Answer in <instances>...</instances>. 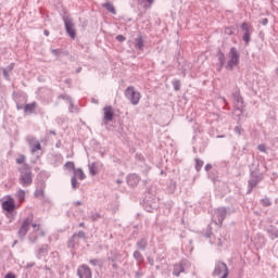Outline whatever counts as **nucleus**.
Segmentation results:
<instances>
[{
	"label": "nucleus",
	"instance_id": "5fc2aeb1",
	"mask_svg": "<svg viewBox=\"0 0 278 278\" xmlns=\"http://www.w3.org/2000/svg\"><path fill=\"white\" fill-rule=\"evenodd\" d=\"M74 205H81V201L74 202Z\"/></svg>",
	"mask_w": 278,
	"mask_h": 278
},
{
	"label": "nucleus",
	"instance_id": "bf43d9fd",
	"mask_svg": "<svg viewBox=\"0 0 278 278\" xmlns=\"http://www.w3.org/2000/svg\"><path fill=\"white\" fill-rule=\"evenodd\" d=\"M43 34L46 35V36H49V30H43Z\"/></svg>",
	"mask_w": 278,
	"mask_h": 278
},
{
	"label": "nucleus",
	"instance_id": "7ed1b4c3",
	"mask_svg": "<svg viewBox=\"0 0 278 278\" xmlns=\"http://www.w3.org/2000/svg\"><path fill=\"white\" fill-rule=\"evenodd\" d=\"M126 99L130 101L131 105H138L140 103L141 94L135 87H127L124 92Z\"/></svg>",
	"mask_w": 278,
	"mask_h": 278
},
{
	"label": "nucleus",
	"instance_id": "c03bdc74",
	"mask_svg": "<svg viewBox=\"0 0 278 278\" xmlns=\"http://www.w3.org/2000/svg\"><path fill=\"white\" fill-rule=\"evenodd\" d=\"M116 40H118V42H125L126 38L123 35H117Z\"/></svg>",
	"mask_w": 278,
	"mask_h": 278
},
{
	"label": "nucleus",
	"instance_id": "13d9d810",
	"mask_svg": "<svg viewBox=\"0 0 278 278\" xmlns=\"http://www.w3.org/2000/svg\"><path fill=\"white\" fill-rule=\"evenodd\" d=\"M68 103H70V108H73V100L72 99L68 101Z\"/></svg>",
	"mask_w": 278,
	"mask_h": 278
},
{
	"label": "nucleus",
	"instance_id": "6e6552de",
	"mask_svg": "<svg viewBox=\"0 0 278 278\" xmlns=\"http://www.w3.org/2000/svg\"><path fill=\"white\" fill-rule=\"evenodd\" d=\"M79 240H86V232L83 230L78 231L77 233H74L71 239L67 242L68 249H75L77 244H79Z\"/></svg>",
	"mask_w": 278,
	"mask_h": 278
},
{
	"label": "nucleus",
	"instance_id": "2f4dec72",
	"mask_svg": "<svg viewBox=\"0 0 278 278\" xmlns=\"http://www.w3.org/2000/svg\"><path fill=\"white\" fill-rule=\"evenodd\" d=\"M17 199H18V201H21V202L25 201V190L20 189V190L17 191Z\"/></svg>",
	"mask_w": 278,
	"mask_h": 278
},
{
	"label": "nucleus",
	"instance_id": "e2e57ef3",
	"mask_svg": "<svg viewBox=\"0 0 278 278\" xmlns=\"http://www.w3.org/2000/svg\"><path fill=\"white\" fill-rule=\"evenodd\" d=\"M79 227H86V224L85 223H80Z\"/></svg>",
	"mask_w": 278,
	"mask_h": 278
},
{
	"label": "nucleus",
	"instance_id": "f3484780",
	"mask_svg": "<svg viewBox=\"0 0 278 278\" xmlns=\"http://www.w3.org/2000/svg\"><path fill=\"white\" fill-rule=\"evenodd\" d=\"M135 48L138 49L139 51H143L144 49V37L142 35H139L136 39H135Z\"/></svg>",
	"mask_w": 278,
	"mask_h": 278
},
{
	"label": "nucleus",
	"instance_id": "473e14b6",
	"mask_svg": "<svg viewBox=\"0 0 278 278\" xmlns=\"http://www.w3.org/2000/svg\"><path fill=\"white\" fill-rule=\"evenodd\" d=\"M65 168H67L68 170H73V173H75V170L77 169V168H75V163L74 162L65 163Z\"/></svg>",
	"mask_w": 278,
	"mask_h": 278
},
{
	"label": "nucleus",
	"instance_id": "a878e982",
	"mask_svg": "<svg viewBox=\"0 0 278 278\" xmlns=\"http://www.w3.org/2000/svg\"><path fill=\"white\" fill-rule=\"evenodd\" d=\"M173 86H174V90H176V92H179V90H181V81L180 80H173Z\"/></svg>",
	"mask_w": 278,
	"mask_h": 278
},
{
	"label": "nucleus",
	"instance_id": "1a4fd4ad",
	"mask_svg": "<svg viewBox=\"0 0 278 278\" xmlns=\"http://www.w3.org/2000/svg\"><path fill=\"white\" fill-rule=\"evenodd\" d=\"M31 225H34L33 219L27 217L22 226L20 227L17 235L18 238H21V240H23V238H25L27 236V232L29 231V227H31Z\"/></svg>",
	"mask_w": 278,
	"mask_h": 278
},
{
	"label": "nucleus",
	"instance_id": "f257e3e1",
	"mask_svg": "<svg viewBox=\"0 0 278 278\" xmlns=\"http://www.w3.org/2000/svg\"><path fill=\"white\" fill-rule=\"evenodd\" d=\"M20 184L21 186H23V188H27V186H31L33 184V178H31V168L29 167V165L24 164L21 168H20Z\"/></svg>",
	"mask_w": 278,
	"mask_h": 278
},
{
	"label": "nucleus",
	"instance_id": "09e8293b",
	"mask_svg": "<svg viewBox=\"0 0 278 278\" xmlns=\"http://www.w3.org/2000/svg\"><path fill=\"white\" fill-rule=\"evenodd\" d=\"M5 278H16V275L12 274V273H8L5 275Z\"/></svg>",
	"mask_w": 278,
	"mask_h": 278
},
{
	"label": "nucleus",
	"instance_id": "6ab92c4d",
	"mask_svg": "<svg viewBox=\"0 0 278 278\" xmlns=\"http://www.w3.org/2000/svg\"><path fill=\"white\" fill-rule=\"evenodd\" d=\"M72 177H75V179H79L80 181H84V179H86V174L84 173V169L76 168L74 169V175Z\"/></svg>",
	"mask_w": 278,
	"mask_h": 278
},
{
	"label": "nucleus",
	"instance_id": "a211bd4d",
	"mask_svg": "<svg viewBox=\"0 0 278 278\" xmlns=\"http://www.w3.org/2000/svg\"><path fill=\"white\" fill-rule=\"evenodd\" d=\"M37 105L38 104L36 102H31L29 104L24 105L25 114H34V112H36Z\"/></svg>",
	"mask_w": 278,
	"mask_h": 278
},
{
	"label": "nucleus",
	"instance_id": "bb28decb",
	"mask_svg": "<svg viewBox=\"0 0 278 278\" xmlns=\"http://www.w3.org/2000/svg\"><path fill=\"white\" fill-rule=\"evenodd\" d=\"M89 173L92 177H94V175H97V164L92 163L89 165Z\"/></svg>",
	"mask_w": 278,
	"mask_h": 278
},
{
	"label": "nucleus",
	"instance_id": "f8f14e48",
	"mask_svg": "<svg viewBox=\"0 0 278 278\" xmlns=\"http://www.w3.org/2000/svg\"><path fill=\"white\" fill-rule=\"evenodd\" d=\"M16 207V204L14 203V199H9V200H5L3 203H2V208L5 211V212H14Z\"/></svg>",
	"mask_w": 278,
	"mask_h": 278
},
{
	"label": "nucleus",
	"instance_id": "20e7f679",
	"mask_svg": "<svg viewBox=\"0 0 278 278\" xmlns=\"http://www.w3.org/2000/svg\"><path fill=\"white\" fill-rule=\"evenodd\" d=\"M63 23L65 25V31L72 38V40H75L77 38V30H75V23H73V17L68 15H63Z\"/></svg>",
	"mask_w": 278,
	"mask_h": 278
},
{
	"label": "nucleus",
	"instance_id": "39448f33",
	"mask_svg": "<svg viewBox=\"0 0 278 278\" xmlns=\"http://www.w3.org/2000/svg\"><path fill=\"white\" fill-rule=\"evenodd\" d=\"M232 101H233L235 110L237 112H240V114H242V110H244V99L240 94V89H236L232 92Z\"/></svg>",
	"mask_w": 278,
	"mask_h": 278
},
{
	"label": "nucleus",
	"instance_id": "423d86ee",
	"mask_svg": "<svg viewBox=\"0 0 278 278\" xmlns=\"http://www.w3.org/2000/svg\"><path fill=\"white\" fill-rule=\"evenodd\" d=\"M215 277L227 278L229 277V267L224 262H217L213 271Z\"/></svg>",
	"mask_w": 278,
	"mask_h": 278
},
{
	"label": "nucleus",
	"instance_id": "f03ea898",
	"mask_svg": "<svg viewBox=\"0 0 278 278\" xmlns=\"http://www.w3.org/2000/svg\"><path fill=\"white\" fill-rule=\"evenodd\" d=\"M238 64H240V52L232 47L229 52V61L226 64V71H232Z\"/></svg>",
	"mask_w": 278,
	"mask_h": 278
},
{
	"label": "nucleus",
	"instance_id": "4468645a",
	"mask_svg": "<svg viewBox=\"0 0 278 278\" xmlns=\"http://www.w3.org/2000/svg\"><path fill=\"white\" fill-rule=\"evenodd\" d=\"M149 247V239L147 237L141 238L136 243L137 251H144Z\"/></svg>",
	"mask_w": 278,
	"mask_h": 278
},
{
	"label": "nucleus",
	"instance_id": "a18cd8bd",
	"mask_svg": "<svg viewBox=\"0 0 278 278\" xmlns=\"http://www.w3.org/2000/svg\"><path fill=\"white\" fill-rule=\"evenodd\" d=\"M235 131L238 134V136H241L242 135V127L236 126Z\"/></svg>",
	"mask_w": 278,
	"mask_h": 278
},
{
	"label": "nucleus",
	"instance_id": "a19ab883",
	"mask_svg": "<svg viewBox=\"0 0 278 278\" xmlns=\"http://www.w3.org/2000/svg\"><path fill=\"white\" fill-rule=\"evenodd\" d=\"M257 149H258V151H261V153H266V144H264V143L258 144Z\"/></svg>",
	"mask_w": 278,
	"mask_h": 278
},
{
	"label": "nucleus",
	"instance_id": "aec40b11",
	"mask_svg": "<svg viewBox=\"0 0 278 278\" xmlns=\"http://www.w3.org/2000/svg\"><path fill=\"white\" fill-rule=\"evenodd\" d=\"M266 231H267L269 238H271V240H275L278 238V230L276 227L269 226V227H267Z\"/></svg>",
	"mask_w": 278,
	"mask_h": 278
},
{
	"label": "nucleus",
	"instance_id": "ddd939ff",
	"mask_svg": "<svg viewBox=\"0 0 278 278\" xmlns=\"http://www.w3.org/2000/svg\"><path fill=\"white\" fill-rule=\"evenodd\" d=\"M103 112H104V121H106L108 123L114 121V111L112 110V106H104L103 108Z\"/></svg>",
	"mask_w": 278,
	"mask_h": 278
},
{
	"label": "nucleus",
	"instance_id": "69168bd1",
	"mask_svg": "<svg viewBox=\"0 0 278 278\" xmlns=\"http://www.w3.org/2000/svg\"><path fill=\"white\" fill-rule=\"evenodd\" d=\"M50 134H52L53 136H55V130H50Z\"/></svg>",
	"mask_w": 278,
	"mask_h": 278
},
{
	"label": "nucleus",
	"instance_id": "864d4df0",
	"mask_svg": "<svg viewBox=\"0 0 278 278\" xmlns=\"http://www.w3.org/2000/svg\"><path fill=\"white\" fill-rule=\"evenodd\" d=\"M92 103H94L96 105H99V100H97V99H94V98H92Z\"/></svg>",
	"mask_w": 278,
	"mask_h": 278
},
{
	"label": "nucleus",
	"instance_id": "37998d69",
	"mask_svg": "<svg viewBox=\"0 0 278 278\" xmlns=\"http://www.w3.org/2000/svg\"><path fill=\"white\" fill-rule=\"evenodd\" d=\"M2 73L5 79H10V72L8 68H3Z\"/></svg>",
	"mask_w": 278,
	"mask_h": 278
},
{
	"label": "nucleus",
	"instance_id": "4c0bfd02",
	"mask_svg": "<svg viewBox=\"0 0 278 278\" xmlns=\"http://www.w3.org/2000/svg\"><path fill=\"white\" fill-rule=\"evenodd\" d=\"M47 247H48V245H42V248H40V249L38 250V255H39L40 257H42V255H45V253H47Z\"/></svg>",
	"mask_w": 278,
	"mask_h": 278
},
{
	"label": "nucleus",
	"instance_id": "0e129e2a",
	"mask_svg": "<svg viewBox=\"0 0 278 278\" xmlns=\"http://www.w3.org/2000/svg\"><path fill=\"white\" fill-rule=\"evenodd\" d=\"M149 260V263L151 264V266H153V260L151 258H148Z\"/></svg>",
	"mask_w": 278,
	"mask_h": 278
},
{
	"label": "nucleus",
	"instance_id": "cd10ccee",
	"mask_svg": "<svg viewBox=\"0 0 278 278\" xmlns=\"http://www.w3.org/2000/svg\"><path fill=\"white\" fill-rule=\"evenodd\" d=\"M251 179H257L258 181H262V174L253 170V172H251Z\"/></svg>",
	"mask_w": 278,
	"mask_h": 278
},
{
	"label": "nucleus",
	"instance_id": "9b49d317",
	"mask_svg": "<svg viewBox=\"0 0 278 278\" xmlns=\"http://www.w3.org/2000/svg\"><path fill=\"white\" fill-rule=\"evenodd\" d=\"M218 224L223 225V220H225V218H227V208L226 207H219L216 210L215 212Z\"/></svg>",
	"mask_w": 278,
	"mask_h": 278
},
{
	"label": "nucleus",
	"instance_id": "c85d7f7f",
	"mask_svg": "<svg viewBox=\"0 0 278 278\" xmlns=\"http://www.w3.org/2000/svg\"><path fill=\"white\" fill-rule=\"evenodd\" d=\"M262 205H264V207H270L273 205V202H270V199L268 198H264L261 200Z\"/></svg>",
	"mask_w": 278,
	"mask_h": 278
},
{
	"label": "nucleus",
	"instance_id": "774afa93",
	"mask_svg": "<svg viewBox=\"0 0 278 278\" xmlns=\"http://www.w3.org/2000/svg\"><path fill=\"white\" fill-rule=\"evenodd\" d=\"M223 101L226 103L227 102V100L225 99V98H223Z\"/></svg>",
	"mask_w": 278,
	"mask_h": 278
},
{
	"label": "nucleus",
	"instance_id": "c756f323",
	"mask_svg": "<svg viewBox=\"0 0 278 278\" xmlns=\"http://www.w3.org/2000/svg\"><path fill=\"white\" fill-rule=\"evenodd\" d=\"M89 264H91V266H103V262H101L99 258L90 260Z\"/></svg>",
	"mask_w": 278,
	"mask_h": 278
},
{
	"label": "nucleus",
	"instance_id": "5701e85b",
	"mask_svg": "<svg viewBox=\"0 0 278 278\" xmlns=\"http://www.w3.org/2000/svg\"><path fill=\"white\" fill-rule=\"evenodd\" d=\"M132 256L136 260L137 264H142V262H144V256H142V253H140V250H136L132 253Z\"/></svg>",
	"mask_w": 278,
	"mask_h": 278
},
{
	"label": "nucleus",
	"instance_id": "3c124183",
	"mask_svg": "<svg viewBox=\"0 0 278 278\" xmlns=\"http://www.w3.org/2000/svg\"><path fill=\"white\" fill-rule=\"evenodd\" d=\"M17 110H25V106L23 104L17 103L16 104Z\"/></svg>",
	"mask_w": 278,
	"mask_h": 278
},
{
	"label": "nucleus",
	"instance_id": "8fccbe9b",
	"mask_svg": "<svg viewBox=\"0 0 278 278\" xmlns=\"http://www.w3.org/2000/svg\"><path fill=\"white\" fill-rule=\"evenodd\" d=\"M7 71H9V72L14 71V63H11V64L8 66Z\"/></svg>",
	"mask_w": 278,
	"mask_h": 278
},
{
	"label": "nucleus",
	"instance_id": "412c9836",
	"mask_svg": "<svg viewBox=\"0 0 278 278\" xmlns=\"http://www.w3.org/2000/svg\"><path fill=\"white\" fill-rule=\"evenodd\" d=\"M184 270H185V268H184V264L182 263L176 264V265H174L173 275L175 277H179V275H181V273H184Z\"/></svg>",
	"mask_w": 278,
	"mask_h": 278
},
{
	"label": "nucleus",
	"instance_id": "680f3d73",
	"mask_svg": "<svg viewBox=\"0 0 278 278\" xmlns=\"http://www.w3.org/2000/svg\"><path fill=\"white\" fill-rule=\"evenodd\" d=\"M116 184H119V185H121V184H123V180L117 179V180H116Z\"/></svg>",
	"mask_w": 278,
	"mask_h": 278
},
{
	"label": "nucleus",
	"instance_id": "49530a36",
	"mask_svg": "<svg viewBox=\"0 0 278 278\" xmlns=\"http://www.w3.org/2000/svg\"><path fill=\"white\" fill-rule=\"evenodd\" d=\"M59 99H66V101L71 100V97L66 96V94H60Z\"/></svg>",
	"mask_w": 278,
	"mask_h": 278
},
{
	"label": "nucleus",
	"instance_id": "052dcab7",
	"mask_svg": "<svg viewBox=\"0 0 278 278\" xmlns=\"http://www.w3.org/2000/svg\"><path fill=\"white\" fill-rule=\"evenodd\" d=\"M76 73H81V67H78V68L76 70Z\"/></svg>",
	"mask_w": 278,
	"mask_h": 278
},
{
	"label": "nucleus",
	"instance_id": "e433bc0d",
	"mask_svg": "<svg viewBox=\"0 0 278 278\" xmlns=\"http://www.w3.org/2000/svg\"><path fill=\"white\" fill-rule=\"evenodd\" d=\"M243 40L245 41V45H249V42H251V33H244Z\"/></svg>",
	"mask_w": 278,
	"mask_h": 278
},
{
	"label": "nucleus",
	"instance_id": "b1692460",
	"mask_svg": "<svg viewBox=\"0 0 278 278\" xmlns=\"http://www.w3.org/2000/svg\"><path fill=\"white\" fill-rule=\"evenodd\" d=\"M147 212H153V210H157V204L155 202L150 203L149 200H144Z\"/></svg>",
	"mask_w": 278,
	"mask_h": 278
},
{
	"label": "nucleus",
	"instance_id": "72a5a7b5",
	"mask_svg": "<svg viewBox=\"0 0 278 278\" xmlns=\"http://www.w3.org/2000/svg\"><path fill=\"white\" fill-rule=\"evenodd\" d=\"M34 194L36 199H40V197H45V189H36Z\"/></svg>",
	"mask_w": 278,
	"mask_h": 278
},
{
	"label": "nucleus",
	"instance_id": "79ce46f5",
	"mask_svg": "<svg viewBox=\"0 0 278 278\" xmlns=\"http://www.w3.org/2000/svg\"><path fill=\"white\" fill-rule=\"evenodd\" d=\"M98 218H101V214L99 213H91V220H97Z\"/></svg>",
	"mask_w": 278,
	"mask_h": 278
},
{
	"label": "nucleus",
	"instance_id": "4be33fe9",
	"mask_svg": "<svg viewBox=\"0 0 278 278\" xmlns=\"http://www.w3.org/2000/svg\"><path fill=\"white\" fill-rule=\"evenodd\" d=\"M102 8L110 12L111 14H116V8H114V4L112 2H105L102 4Z\"/></svg>",
	"mask_w": 278,
	"mask_h": 278
},
{
	"label": "nucleus",
	"instance_id": "ea45409f",
	"mask_svg": "<svg viewBox=\"0 0 278 278\" xmlns=\"http://www.w3.org/2000/svg\"><path fill=\"white\" fill-rule=\"evenodd\" d=\"M16 164H25V155H20L16 159Z\"/></svg>",
	"mask_w": 278,
	"mask_h": 278
},
{
	"label": "nucleus",
	"instance_id": "9d476101",
	"mask_svg": "<svg viewBox=\"0 0 278 278\" xmlns=\"http://www.w3.org/2000/svg\"><path fill=\"white\" fill-rule=\"evenodd\" d=\"M77 275L79 278H92V270L88 265H80L77 269Z\"/></svg>",
	"mask_w": 278,
	"mask_h": 278
},
{
	"label": "nucleus",
	"instance_id": "603ef678",
	"mask_svg": "<svg viewBox=\"0 0 278 278\" xmlns=\"http://www.w3.org/2000/svg\"><path fill=\"white\" fill-rule=\"evenodd\" d=\"M205 170L207 172V170H212V164H206L205 165Z\"/></svg>",
	"mask_w": 278,
	"mask_h": 278
},
{
	"label": "nucleus",
	"instance_id": "6e6d98bb",
	"mask_svg": "<svg viewBox=\"0 0 278 278\" xmlns=\"http://www.w3.org/2000/svg\"><path fill=\"white\" fill-rule=\"evenodd\" d=\"M149 2L150 5H153V1L155 0H147Z\"/></svg>",
	"mask_w": 278,
	"mask_h": 278
},
{
	"label": "nucleus",
	"instance_id": "c9c22d12",
	"mask_svg": "<svg viewBox=\"0 0 278 278\" xmlns=\"http://www.w3.org/2000/svg\"><path fill=\"white\" fill-rule=\"evenodd\" d=\"M241 29L244 31V33H251V25H249V23L244 22L241 26Z\"/></svg>",
	"mask_w": 278,
	"mask_h": 278
},
{
	"label": "nucleus",
	"instance_id": "f704fd0d",
	"mask_svg": "<svg viewBox=\"0 0 278 278\" xmlns=\"http://www.w3.org/2000/svg\"><path fill=\"white\" fill-rule=\"evenodd\" d=\"M203 168V161L195 159V170L199 173Z\"/></svg>",
	"mask_w": 278,
	"mask_h": 278
},
{
	"label": "nucleus",
	"instance_id": "393cba45",
	"mask_svg": "<svg viewBox=\"0 0 278 278\" xmlns=\"http://www.w3.org/2000/svg\"><path fill=\"white\" fill-rule=\"evenodd\" d=\"M261 180H257L255 178H251L249 180V188H250V192L251 190H253V188H255L257 186V184H260Z\"/></svg>",
	"mask_w": 278,
	"mask_h": 278
},
{
	"label": "nucleus",
	"instance_id": "4d7b16f0",
	"mask_svg": "<svg viewBox=\"0 0 278 278\" xmlns=\"http://www.w3.org/2000/svg\"><path fill=\"white\" fill-rule=\"evenodd\" d=\"M52 53H53L54 55H58V50L53 49V50H52Z\"/></svg>",
	"mask_w": 278,
	"mask_h": 278
},
{
	"label": "nucleus",
	"instance_id": "de8ad7c7",
	"mask_svg": "<svg viewBox=\"0 0 278 278\" xmlns=\"http://www.w3.org/2000/svg\"><path fill=\"white\" fill-rule=\"evenodd\" d=\"M261 24L262 25H264V26H266V25H268V18H263L262 21H261Z\"/></svg>",
	"mask_w": 278,
	"mask_h": 278
},
{
	"label": "nucleus",
	"instance_id": "338daca9",
	"mask_svg": "<svg viewBox=\"0 0 278 278\" xmlns=\"http://www.w3.org/2000/svg\"><path fill=\"white\" fill-rule=\"evenodd\" d=\"M144 2V0H138V3L142 4Z\"/></svg>",
	"mask_w": 278,
	"mask_h": 278
},
{
	"label": "nucleus",
	"instance_id": "0eeeda50",
	"mask_svg": "<svg viewBox=\"0 0 278 278\" xmlns=\"http://www.w3.org/2000/svg\"><path fill=\"white\" fill-rule=\"evenodd\" d=\"M33 232L29 235L28 240L33 244L38 241V238L45 237V230L40 228V225L31 224Z\"/></svg>",
	"mask_w": 278,
	"mask_h": 278
},
{
	"label": "nucleus",
	"instance_id": "2eb2a0df",
	"mask_svg": "<svg viewBox=\"0 0 278 278\" xmlns=\"http://www.w3.org/2000/svg\"><path fill=\"white\" fill-rule=\"evenodd\" d=\"M217 59H218L217 72L220 73L223 71V67L225 66V60H226L225 53H223V51L218 50Z\"/></svg>",
	"mask_w": 278,
	"mask_h": 278
},
{
	"label": "nucleus",
	"instance_id": "58836bf2",
	"mask_svg": "<svg viewBox=\"0 0 278 278\" xmlns=\"http://www.w3.org/2000/svg\"><path fill=\"white\" fill-rule=\"evenodd\" d=\"M40 149H41L40 142H36V144L33 146L31 151L33 153H36V151H40Z\"/></svg>",
	"mask_w": 278,
	"mask_h": 278
},
{
	"label": "nucleus",
	"instance_id": "dca6fc26",
	"mask_svg": "<svg viewBox=\"0 0 278 278\" xmlns=\"http://www.w3.org/2000/svg\"><path fill=\"white\" fill-rule=\"evenodd\" d=\"M139 182H140V178L138 177V175H136V174L128 175V177H127L128 186H131V187L138 186Z\"/></svg>",
	"mask_w": 278,
	"mask_h": 278
},
{
	"label": "nucleus",
	"instance_id": "7c9ffc66",
	"mask_svg": "<svg viewBox=\"0 0 278 278\" xmlns=\"http://www.w3.org/2000/svg\"><path fill=\"white\" fill-rule=\"evenodd\" d=\"M71 184L73 190H77V188H79V182H77V178H75V176H72Z\"/></svg>",
	"mask_w": 278,
	"mask_h": 278
}]
</instances>
